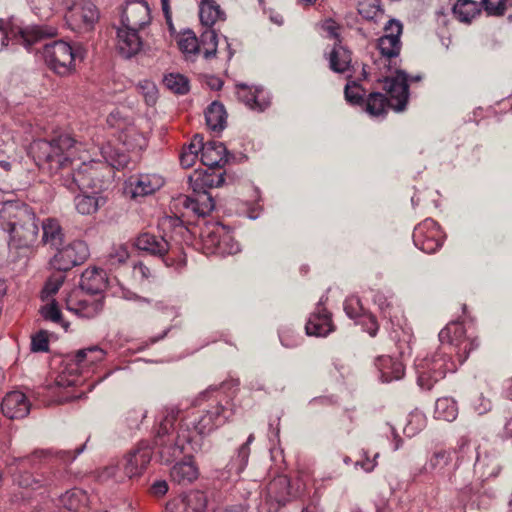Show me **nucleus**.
Wrapping results in <instances>:
<instances>
[{"instance_id": "1", "label": "nucleus", "mask_w": 512, "mask_h": 512, "mask_svg": "<svg viewBox=\"0 0 512 512\" xmlns=\"http://www.w3.org/2000/svg\"><path fill=\"white\" fill-rule=\"evenodd\" d=\"M224 400L225 403L215 399L201 414L191 420L181 421L176 435H174V428L180 411L175 408L167 409L155 436V445L160 447L161 458L165 462H170L179 457L181 453H189L188 446H193V432L204 435L224 425L232 415L231 410L227 407L229 401L226 397Z\"/></svg>"}, {"instance_id": "2", "label": "nucleus", "mask_w": 512, "mask_h": 512, "mask_svg": "<svg viewBox=\"0 0 512 512\" xmlns=\"http://www.w3.org/2000/svg\"><path fill=\"white\" fill-rule=\"evenodd\" d=\"M32 149L38 150L39 161L47 165L51 175H58L56 181L69 191H83L98 186L97 170L92 164L81 161L78 154L82 144L69 134H60L49 141H36Z\"/></svg>"}, {"instance_id": "3", "label": "nucleus", "mask_w": 512, "mask_h": 512, "mask_svg": "<svg viewBox=\"0 0 512 512\" xmlns=\"http://www.w3.org/2000/svg\"><path fill=\"white\" fill-rule=\"evenodd\" d=\"M438 337L442 345L440 350L433 356L422 359L417 365L418 385L426 390H430L447 372L456 369L448 354L454 352L459 363L463 364L470 352L479 346L477 338L468 336L463 323L458 321L448 323Z\"/></svg>"}, {"instance_id": "4", "label": "nucleus", "mask_w": 512, "mask_h": 512, "mask_svg": "<svg viewBox=\"0 0 512 512\" xmlns=\"http://www.w3.org/2000/svg\"><path fill=\"white\" fill-rule=\"evenodd\" d=\"M0 226L8 233L10 248L22 249L32 246L39 233L36 216L24 203L6 202L0 209Z\"/></svg>"}, {"instance_id": "5", "label": "nucleus", "mask_w": 512, "mask_h": 512, "mask_svg": "<svg viewBox=\"0 0 512 512\" xmlns=\"http://www.w3.org/2000/svg\"><path fill=\"white\" fill-rule=\"evenodd\" d=\"M163 234L156 235L143 232L135 239V247L153 257L160 259L166 266H172L179 257L182 248L175 240L174 234H181L185 229L177 217H165L159 223Z\"/></svg>"}, {"instance_id": "6", "label": "nucleus", "mask_w": 512, "mask_h": 512, "mask_svg": "<svg viewBox=\"0 0 512 512\" xmlns=\"http://www.w3.org/2000/svg\"><path fill=\"white\" fill-rule=\"evenodd\" d=\"M384 78V90L381 92H372L364 99L365 110L371 116H382L387 113L389 108L400 112L405 110L409 98V85L407 84V74L402 70H397L393 77L382 76Z\"/></svg>"}, {"instance_id": "7", "label": "nucleus", "mask_w": 512, "mask_h": 512, "mask_svg": "<svg viewBox=\"0 0 512 512\" xmlns=\"http://www.w3.org/2000/svg\"><path fill=\"white\" fill-rule=\"evenodd\" d=\"M83 53L80 45L72 46L63 40L46 44L43 48L47 67L59 76H68L75 71V61L77 58L83 59Z\"/></svg>"}, {"instance_id": "8", "label": "nucleus", "mask_w": 512, "mask_h": 512, "mask_svg": "<svg viewBox=\"0 0 512 512\" xmlns=\"http://www.w3.org/2000/svg\"><path fill=\"white\" fill-rule=\"evenodd\" d=\"M65 19L71 30L75 32L91 31L99 19V10L91 1L75 2L64 6Z\"/></svg>"}, {"instance_id": "9", "label": "nucleus", "mask_w": 512, "mask_h": 512, "mask_svg": "<svg viewBox=\"0 0 512 512\" xmlns=\"http://www.w3.org/2000/svg\"><path fill=\"white\" fill-rule=\"evenodd\" d=\"M444 238L439 224L432 218L423 220L413 231L414 245L427 254L438 251L443 245Z\"/></svg>"}, {"instance_id": "10", "label": "nucleus", "mask_w": 512, "mask_h": 512, "mask_svg": "<svg viewBox=\"0 0 512 512\" xmlns=\"http://www.w3.org/2000/svg\"><path fill=\"white\" fill-rule=\"evenodd\" d=\"M51 264L60 272L71 270L73 267L83 264L89 257L87 244L81 240H74L67 245L56 249Z\"/></svg>"}, {"instance_id": "11", "label": "nucleus", "mask_w": 512, "mask_h": 512, "mask_svg": "<svg viewBox=\"0 0 512 512\" xmlns=\"http://www.w3.org/2000/svg\"><path fill=\"white\" fill-rule=\"evenodd\" d=\"M46 453L44 451H35L32 455L17 460L18 473H13V481L21 488H31L36 490L45 486H51L53 480L50 477L44 478L43 475H37L26 471L28 466H34L36 460H40Z\"/></svg>"}, {"instance_id": "12", "label": "nucleus", "mask_w": 512, "mask_h": 512, "mask_svg": "<svg viewBox=\"0 0 512 512\" xmlns=\"http://www.w3.org/2000/svg\"><path fill=\"white\" fill-rule=\"evenodd\" d=\"M104 356L105 352L97 346L79 350L73 358L70 359L63 371L68 374V376L72 377L67 378V384L76 385L78 383L77 378L82 376L90 365L102 361Z\"/></svg>"}, {"instance_id": "13", "label": "nucleus", "mask_w": 512, "mask_h": 512, "mask_svg": "<svg viewBox=\"0 0 512 512\" xmlns=\"http://www.w3.org/2000/svg\"><path fill=\"white\" fill-rule=\"evenodd\" d=\"M201 238L204 248L208 253L213 254H233L238 251V245L233 243L231 236L219 225L207 226L201 232Z\"/></svg>"}, {"instance_id": "14", "label": "nucleus", "mask_w": 512, "mask_h": 512, "mask_svg": "<svg viewBox=\"0 0 512 512\" xmlns=\"http://www.w3.org/2000/svg\"><path fill=\"white\" fill-rule=\"evenodd\" d=\"M121 25L140 31L151 21L150 8L144 0H128L121 13Z\"/></svg>"}, {"instance_id": "15", "label": "nucleus", "mask_w": 512, "mask_h": 512, "mask_svg": "<svg viewBox=\"0 0 512 512\" xmlns=\"http://www.w3.org/2000/svg\"><path fill=\"white\" fill-rule=\"evenodd\" d=\"M152 458V450L147 443L141 442L135 449L130 450L121 460L123 470L128 479L142 475Z\"/></svg>"}, {"instance_id": "16", "label": "nucleus", "mask_w": 512, "mask_h": 512, "mask_svg": "<svg viewBox=\"0 0 512 512\" xmlns=\"http://www.w3.org/2000/svg\"><path fill=\"white\" fill-rule=\"evenodd\" d=\"M164 185V179L158 174H139L131 176L126 182L125 193L132 198L153 194Z\"/></svg>"}, {"instance_id": "17", "label": "nucleus", "mask_w": 512, "mask_h": 512, "mask_svg": "<svg viewBox=\"0 0 512 512\" xmlns=\"http://www.w3.org/2000/svg\"><path fill=\"white\" fill-rule=\"evenodd\" d=\"M207 497L201 491H191L188 494L170 500L166 504V512H204Z\"/></svg>"}, {"instance_id": "18", "label": "nucleus", "mask_w": 512, "mask_h": 512, "mask_svg": "<svg viewBox=\"0 0 512 512\" xmlns=\"http://www.w3.org/2000/svg\"><path fill=\"white\" fill-rule=\"evenodd\" d=\"M401 41L399 39L380 37L377 48L380 54L378 59L374 60V65L379 71V76H387L383 69L390 70L392 59H395L401 50Z\"/></svg>"}, {"instance_id": "19", "label": "nucleus", "mask_w": 512, "mask_h": 512, "mask_svg": "<svg viewBox=\"0 0 512 512\" xmlns=\"http://www.w3.org/2000/svg\"><path fill=\"white\" fill-rule=\"evenodd\" d=\"M189 453H181L187 457V460L176 463L170 471L171 480L182 486L191 484L198 478V468L192 461V452L195 451L194 446H188Z\"/></svg>"}, {"instance_id": "20", "label": "nucleus", "mask_w": 512, "mask_h": 512, "mask_svg": "<svg viewBox=\"0 0 512 512\" xmlns=\"http://www.w3.org/2000/svg\"><path fill=\"white\" fill-rule=\"evenodd\" d=\"M328 60L329 69L334 73L344 74L351 69L352 52L342 44V41L334 42L331 50L324 53Z\"/></svg>"}, {"instance_id": "21", "label": "nucleus", "mask_w": 512, "mask_h": 512, "mask_svg": "<svg viewBox=\"0 0 512 512\" xmlns=\"http://www.w3.org/2000/svg\"><path fill=\"white\" fill-rule=\"evenodd\" d=\"M1 409L7 418L20 419L29 413L30 404L24 393L12 391L3 398Z\"/></svg>"}, {"instance_id": "22", "label": "nucleus", "mask_w": 512, "mask_h": 512, "mask_svg": "<svg viewBox=\"0 0 512 512\" xmlns=\"http://www.w3.org/2000/svg\"><path fill=\"white\" fill-rule=\"evenodd\" d=\"M143 42L139 31H132L123 25L117 28V47L119 53L125 58H131L142 48Z\"/></svg>"}, {"instance_id": "23", "label": "nucleus", "mask_w": 512, "mask_h": 512, "mask_svg": "<svg viewBox=\"0 0 512 512\" xmlns=\"http://www.w3.org/2000/svg\"><path fill=\"white\" fill-rule=\"evenodd\" d=\"M183 206L198 216H206L210 214L215 202L212 195L206 190H197L195 187L193 193L186 196L182 201Z\"/></svg>"}, {"instance_id": "24", "label": "nucleus", "mask_w": 512, "mask_h": 512, "mask_svg": "<svg viewBox=\"0 0 512 512\" xmlns=\"http://www.w3.org/2000/svg\"><path fill=\"white\" fill-rule=\"evenodd\" d=\"M67 307L70 311L83 318H93L103 309V301L96 299L93 295H86L82 298L71 297L67 301Z\"/></svg>"}, {"instance_id": "25", "label": "nucleus", "mask_w": 512, "mask_h": 512, "mask_svg": "<svg viewBox=\"0 0 512 512\" xmlns=\"http://www.w3.org/2000/svg\"><path fill=\"white\" fill-rule=\"evenodd\" d=\"M305 330L308 335H328L333 330L331 314L325 307L318 305L316 311L310 315Z\"/></svg>"}, {"instance_id": "26", "label": "nucleus", "mask_w": 512, "mask_h": 512, "mask_svg": "<svg viewBox=\"0 0 512 512\" xmlns=\"http://www.w3.org/2000/svg\"><path fill=\"white\" fill-rule=\"evenodd\" d=\"M227 150L223 143L209 141L204 143L201 151V162L208 168H220L227 163Z\"/></svg>"}, {"instance_id": "27", "label": "nucleus", "mask_w": 512, "mask_h": 512, "mask_svg": "<svg viewBox=\"0 0 512 512\" xmlns=\"http://www.w3.org/2000/svg\"><path fill=\"white\" fill-rule=\"evenodd\" d=\"M57 35V28L50 25H34L23 28L19 32V42L28 50L32 45L46 38Z\"/></svg>"}, {"instance_id": "28", "label": "nucleus", "mask_w": 512, "mask_h": 512, "mask_svg": "<svg viewBox=\"0 0 512 512\" xmlns=\"http://www.w3.org/2000/svg\"><path fill=\"white\" fill-rule=\"evenodd\" d=\"M262 88H250L244 84L237 86V98L248 108L256 111H264L269 102L264 97Z\"/></svg>"}, {"instance_id": "29", "label": "nucleus", "mask_w": 512, "mask_h": 512, "mask_svg": "<svg viewBox=\"0 0 512 512\" xmlns=\"http://www.w3.org/2000/svg\"><path fill=\"white\" fill-rule=\"evenodd\" d=\"M80 288L87 294L96 295L106 288L105 273L102 269H86L80 278Z\"/></svg>"}, {"instance_id": "30", "label": "nucleus", "mask_w": 512, "mask_h": 512, "mask_svg": "<svg viewBox=\"0 0 512 512\" xmlns=\"http://www.w3.org/2000/svg\"><path fill=\"white\" fill-rule=\"evenodd\" d=\"M375 365L381 373V379L383 382L398 380L404 375L403 364L390 356H379L375 361Z\"/></svg>"}, {"instance_id": "31", "label": "nucleus", "mask_w": 512, "mask_h": 512, "mask_svg": "<svg viewBox=\"0 0 512 512\" xmlns=\"http://www.w3.org/2000/svg\"><path fill=\"white\" fill-rule=\"evenodd\" d=\"M35 15L40 19H50L55 13L63 11L71 0H27Z\"/></svg>"}, {"instance_id": "32", "label": "nucleus", "mask_w": 512, "mask_h": 512, "mask_svg": "<svg viewBox=\"0 0 512 512\" xmlns=\"http://www.w3.org/2000/svg\"><path fill=\"white\" fill-rule=\"evenodd\" d=\"M267 489L270 498L275 500L281 506H284L291 500L290 480L285 475L274 478L269 483Z\"/></svg>"}, {"instance_id": "33", "label": "nucleus", "mask_w": 512, "mask_h": 512, "mask_svg": "<svg viewBox=\"0 0 512 512\" xmlns=\"http://www.w3.org/2000/svg\"><path fill=\"white\" fill-rule=\"evenodd\" d=\"M202 25L211 28L217 21L225 19V13L214 0H202L199 5Z\"/></svg>"}, {"instance_id": "34", "label": "nucleus", "mask_w": 512, "mask_h": 512, "mask_svg": "<svg viewBox=\"0 0 512 512\" xmlns=\"http://www.w3.org/2000/svg\"><path fill=\"white\" fill-rule=\"evenodd\" d=\"M43 229V242L50 245L52 248L58 249V247L64 244V233L58 220L54 218H48L42 223Z\"/></svg>"}, {"instance_id": "35", "label": "nucleus", "mask_w": 512, "mask_h": 512, "mask_svg": "<svg viewBox=\"0 0 512 512\" xmlns=\"http://www.w3.org/2000/svg\"><path fill=\"white\" fill-rule=\"evenodd\" d=\"M226 118L225 107L218 101L212 102L205 111L207 126L213 131H222L226 125Z\"/></svg>"}, {"instance_id": "36", "label": "nucleus", "mask_w": 512, "mask_h": 512, "mask_svg": "<svg viewBox=\"0 0 512 512\" xmlns=\"http://www.w3.org/2000/svg\"><path fill=\"white\" fill-rule=\"evenodd\" d=\"M480 12L479 3L473 0H457L453 6L455 18L464 23H470Z\"/></svg>"}, {"instance_id": "37", "label": "nucleus", "mask_w": 512, "mask_h": 512, "mask_svg": "<svg viewBox=\"0 0 512 512\" xmlns=\"http://www.w3.org/2000/svg\"><path fill=\"white\" fill-rule=\"evenodd\" d=\"M74 201L77 211L83 215L95 213L106 203V199L104 197L88 194L78 195L75 197Z\"/></svg>"}, {"instance_id": "38", "label": "nucleus", "mask_w": 512, "mask_h": 512, "mask_svg": "<svg viewBox=\"0 0 512 512\" xmlns=\"http://www.w3.org/2000/svg\"><path fill=\"white\" fill-rule=\"evenodd\" d=\"M435 417L448 422H452L457 418L458 407L454 399L442 397L436 400Z\"/></svg>"}, {"instance_id": "39", "label": "nucleus", "mask_w": 512, "mask_h": 512, "mask_svg": "<svg viewBox=\"0 0 512 512\" xmlns=\"http://www.w3.org/2000/svg\"><path fill=\"white\" fill-rule=\"evenodd\" d=\"M86 500L87 498L83 491L73 489L63 494L60 497L59 502L67 511L81 512Z\"/></svg>"}, {"instance_id": "40", "label": "nucleus", "mask_w": 512, "mask_h": 512, "mask_svg": "<svg viewBox=\"0 0 512 512\" xmlns=\"http://www.w3.org/2000/svg\"><path fill=\"white\" fill-rule=\"evenodd\" d=\"M101 154L105 161L117 170L126 168L129 163V156L120 149L113 148L110 144L101 148Z\"/></svg>"}, {"instance_id": "41", "label": "nucleus", "mask_w": 512, "mask_h": 512, "mask_svg": "<svg viewBox=\"0 0 512 512\" xmlns=\"http://www.w3.org/2000/svg\"><path fill=\"white\" fill-rule=\"evenodd\" d=\"M178 47L186 58L189 59L198 54L202 49L195 33L191 30L182 33L177 41Z\"/></svg>"}, {"instance_id": "42", "label": "nucleus", "mask_w": 512, "mask_h": 512, "mask_svg": "<svg viewBox=\"0 0 512 512\" xmlns=\"http://www.w3.org/2000/svg\"><path fill=\"white\" fill-rule=\"evenodd\" d=\"M164 85L175 94L184 95L189 92V80L182 74L170 73L164 77Z\"/></svg>"}, {"instance_id": "43", "label": "nucleus", "mask_w": 512, "mask_h": 512, "mask_svg": "<svg viewBox=\"0 0 512 512\" xmlns=\"http://www.w3.org/2000/svg\"><path fill=\"white\" fill-rule=\"evenodd\" d=\"M42 315L45 320L61 326L64 331H68L70 323L64 319L61 310L55 302L45 306L42 310Z\"/></svg>"}, {"instance_id": "44", "label": "nucleus", "mask_w": 512, "mask_h": 512, "mask_svg": "<svg viewBox=\"0 0 512 512\" xmlns=\"http://www.w3.org/2000/svg\"><path fill=\"white\" fill-rule=\"evenodd\" d=\"M137 91L144 98L148 106L156 104L158 99V89L154 82L150 80H142L137 84Z\"/></svg>"}, {"instance_id": "45", "label": "nucleus", "mask_w": 512, "mask_h": 512, "mask_svg": "<svg viewBox=\"0 0 512 512\" xmlns=\"http://www.w3.org/2000/svg\"><path fill=\"white\" fill-rule=\"evenodd\" d=\"M344 95L350 104L363 106L365 90L355 81L346 84Z\"/></svg>"}, {"instance_id": "46", "label": "nucleus", "mask_w": 512, "mask_h": 512, "mask_svg": "<svg viewBox=\"0 0 512 512\" xmlns=\"http://www.w3.org/2000/svg\"><path fill=\"white\" fill-rule=\"evenodd\" d=\"M201 44L203 45V55L205 59H210L217 52V35L214 30L207 29L201 35Z\"/></svg>"}, {"instance_id": "47", "label": "nucleus", "mask_w": 512, "mask_h": 512, "mask_svg": "<svg viewBox=\"0 0 512 512\" xmlns=\"http://www.w3.org/2000/svg\"><path fill=\"white\" fill-rule=\"evenodd\" d=\"M100 477L103 479L112 478L116 482H123L125 479H128V474L123 470V463L118 461L106 466L101 472Z\"/></svg>"}, {"instance_id": "48", "label": "nucleus", "mask_w": 512, "mask_h": 512, "mask_svg": "<svg viewBox=\"0 0 512 512\" xmlns=\"http://www.w3.org/2000/svg\"><path fill=\"white\" fill-rule=\"evenodd\" d=\"M255 437L253 434H250L247 438V441L243 443L237 452V456L234 459V462L237 464V471L242 472L247 466L249 455H250V444L254 441Z\"/></svg>"}, {"instance_id": "49", "label": "nucleus", "mask_w": 512, "mask_h": 512, "mask_svg": "<svg viewBox=\"0 0 512 512\" xmlns=\"http://www.w3.org/2000/svg\"><path fill=\"white\" fill-rule=\"evenodd\" d=\"M452 461V455L450 451L440 450L435 452L429 461L430 468L434 470H443Z\"/></svg>"}, {"instance_id": "50", "label": "nucleus", "mask_w": 512, "mask_h": 512, "mask_svg": "<svg viewBox=\"0 0 512 512\" xmlns=\"http://www.w3.org/2000/svg\"><path fill=\"white\" fill-rule=\"evenodd\" d=\"M344 311L351 319H356L364 312L361 300L357 296H350L344 301Z\"/></svg>"}, {"instance_id": "51", "label": "nucleus", "mask_w": 512, "mask_h": 512, "mask_svg": "<svg viewBox=\"0 0 512 512\" xmlns=\"http://www.w3.org/2000/svg\"><path fill=\"white\" fill-rule=\"evenodd\" d=\"M31 351L48 352L49 335L47 331L41 330L31 337Z\"/></svg>"}, {"instance_id": "52", "label": "nucleus", "mask_w": 512, "mask_h": 512, "mask_svg": "<svg viewBox=\"0 0 512 512\" xmlns=\"http://www.w3.org/2000/svg\"><path fill=\"white\" fill-rule=\"evenodd\" d=\"M374 303L378 305L379 309L381 310V313L383 317L392 319L394 316L393 314V304L391 301L387 299L383 294L377 293L374 296Z\"/></svg>"}, {"instance_id": "53", "label": "nucleus", "mask_w": 512, "mask_h": 512, "mask_svg": "<svg viewBox=\"0 0 512 512\" xmlns=\"http://www.w3.org/2000/svg\"><path fill=\"white\" fill-rule=\"evenodd\" d=\"M63 274H54L52 275L45 283L43 292L46 293L47 296H52L58 292L60 287L64 282Z\"/></svg>"}, {"instance_id": "54", "label": "nucleus", "mask_w": 512, "mask_h": 512, "mask_svg": "<svg viewBox=\"0 0 512 512\" xmlns=\"http://www.w3.org/2000/svg\"><path fill=\"white\" fill-rule=\"evenodd\" d=\"M128 257L129 253L127 249L123 246H119L117 248H114V251L109 254L107 261L111 267H115L117 265L125 263Z\"/></svg>"}, {"instance_id": "55", "label": "nucleus", "mask_w": 512, "mask_h": 512, "mask_svg": "<svg viewBox=\"0 0 512 512\" xmlns=\"http://www.w3.org/2000/svg\"><path fill=\"white\" fill-rule=\"evenodd\" d=\"M488 14L502 15L506 9V0H482Z\"/></svg>"}, {"instance_id": "56", "label": "nucleus", "mask_w": 512, "mask_h": 512, "mask_svg": "<svg viewBox=\"0 0 512 512\" xmlns=\"http://www.w3.org/2000/svg\"><path fill=\"white\" fill-rule=\"evenodd\" d=\"M385 34L382 37L399 39L403 31V25L400 21L392 19L386 24Z\"/></svg>"}, {"instance_id": "57", "label": "nucleus", "mask_w": 512, "mask_h": 512, "mask_svg": "<svg viewBox=\"0 0 512 512\" xmlns=\"http://www.w3.org/2000/svg\"><path fill=\"white\" fill-rule=\"evenodd\" d=\"M322 30L328 34V37L334 39L335 42L342 41L340 38V26L333 19H327L322 24Z\"/></svg>"}, {"instance_id": "58", "label": "nucleus", "mask_w": 512, "mask_h": 512, "mask_svg": "<svg viewBox=\"0 0 512 512\" xmlns=\"http://www.w3.org/2000/svg\"><path fill=\"white\" fill-rule=\"evenodd\" d=\"M133 274L141 280L149 279L153 276L152 270L142 262H137L133 266Z\"/></svg>"}, {"instance_id": "59", "label": "nucleus", "mask_w": 512, "mask_h": 512, "mask_svg": "<svg viewBox=\"0 0 512 512\" xmlns=\"http://www.w3.org/2000/svg\"><path fill=\"white\" fill-rule=\"evenodd\" d=\"M204 145V138L200 134H196L193 136L190 144L187 147H184L182 150L187 152H195V154H199L202 151Z\"/></svg>"}, {"instance_id": "60", "label": "nucleus", "mask_w": 512, "mask_h": 512, "mask_svg": "<svg viewBox=\"0 0 512 512\" xmlns=\"http://www.w3.org/2000/svg\"><path fill=\"white\" fill-rule=\"evenodd\" d=\"M197 159L198 154H195V152H187L182 150L179 156L180 164L183 168L192 167Z\"/></svg>"}, {"instance_id": "61", "label": "nucleus", "mask_w": 512, "mask_h": 512, "mask_svg": "<svg viewBox=\"0 0 512 512\" xmlns=\"http://www.w3.org/2000/svg\"><path fill=\"white\" fill-rule=\"evenodd\" d=\"M168 491V483L165 480H157L150 487V493L153 496L161 497Z\"/></svg>"}, {"instance_id": "62", "label": "nucleus", "mask_w": 512, "mask_h": 512, "mask_svg": "<svg viewBox=\"0 0 512 512\" xmlns=\"http://www.w3.org/2000/svg\"><path fill=\"white\" fill-rule=\"evenodd\" d=\"M491 401L480 395L474 403V408L478 414L482 415L491 410Z\"/></svg>"}, {"instance_id": "63", "label": "nucleus", "mask_w": 512, "mask_h": 512, "mask_svg": "<svg viewBox=\"0 0 512 512\" xmlns=\"http://www.w3.org/2000/svg\"><path fill=\"white\" fill-rule=\"evenodd\" d=\"M84 447H85V445L81 446L80 448L75 449L73 452H71V451L61 452L60 457L64 462H71L83 451Z\"/></svg>"}, {"instance_id": "64", "label": "nucleus", "mask_w": 512, "mask_h": 512, "mask_svg": "<svg viewBox=\"0 0 512 512\" xmlns=\"http://www.w3.org/2000/svg\"><path fill=\"white\" fill-rule=\"evenodd\" d=\"M504 438H512V417H504L503 434Z\"/></svg>"}]
</instances>
